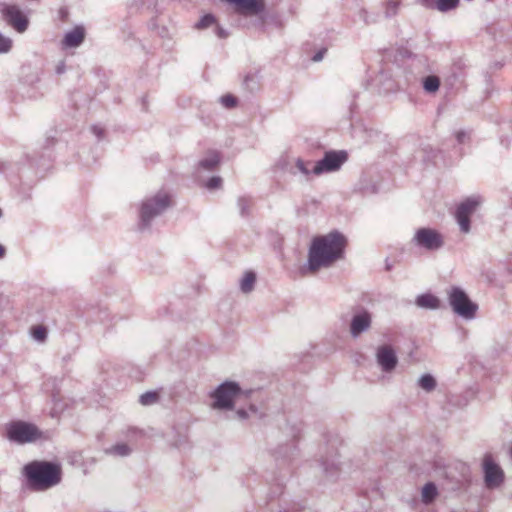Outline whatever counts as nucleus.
<instances>
[{
    "label": "nucleus",
    "mask_w": 512,
    "mask_h": 512,
    "mask_svg": "<svg viewBox=\"0 0 512 512\" xmlns=\"http://www.w3.org/2000/svg\"><path fill=\"white\" fill-rule=\"evenodd\" d=\"M346 244V238L339 232L315 237L309 249V270L314 273L342 258Z\"/></svg>",
    "instance_id": "nucleus-1"
},
{
    "label": "nucleus",
    "mask_w": 512,
    "mask_h": 512,
    "mask_svg": "<svg viewBox=\"0 0 512 512\" xmlns=\"http://www.w3.org/2000/svg\"><path fill=\"white\" fill-rule=\"evenodd\" d=\"M23 473L31 488L46 490L61 481L62 468L59 464L47 461H32L23 468Z\"/></svg>",
    "instance_id": "nucleus-2"
},
{
    "label": "nucleus",
    "mask_w": 512,
    "mask_h": 512,
    "mask_svg": "<svg viewBox=\"0 0 512 512\" xmlns=\"http://www.w3.org/2000/svg\"><path fill=\"white\" fill-rule=\"evenodd\" d=\"M6 433L9 440L24 444L41 439L43 434L38 427L24 421H13L6 425Z\"/></svg>",
    "instance_id": "nucleus-3"
},
{
    "label": "nucleus",
    "mask_w": 512,
    "mask_h": 512,
    "mask_svg": "<svg viewBox=\"0 0 512 512\" xmlns=\"http://www.w3.org/2000/svg\"><path fill=\"white\" fill-rule=\"evenodd\" d=\"M242 394L239 386L234 382H226L219 386L214 392L213 397L215 402L214 408L219 409H231L233 408V402Z\"/></svg>",
    "instance_id": "nucleus-4"
},
{
    "label": "nucleus",
    "mask_w": 512,
    "mask_h": 512,
    "mask_svg": "<svg viewBox=\"0 0 512 512\" xmlns=\"http://www.w3.org/2000/svg\"><path fill=\"white\" fill-rule=\"evenodd\" d=\"M449 302L457 314L465 318L474 317L477 305L472 303L465 292L461 289L452 288L449 294Z\"/></svg>",
    "instance_id": "nucleus-5"
},
{
    "label": "nucleus",
    "mask_w": 512,
    "mask_h": 512,
    "mask_svg": "<svg viewBox=\"0 0 512 512\" xmlns=\"http://www.w3.org/2000/svg\"><path fill=\"white\" fill-rule=\"evenodd\" d=\"M171 204L170 196L165 192H159L153 198L142 204L141 218L144 222L150 221L154 216L163 212Z\"/></svg>",
    "instance_id": "nucleus-6"
},
{
    "label": "nucleus",
    "mask_w": 512,
    "mask_h": 512,
    "mask_svg": "<svg viewBox=\"0 0 512 512\" xmlns=\"http://www.w3.org/2000/svg\"><path fill=\"white\" fill-rule=\"evenodd\" d=\"M348 155L345 151H329L325 153L322 160L318 161L313 168L315 175L333 172L338 170L347 160Z\"/></svg>",
    "instance_id": "nucleus-7"
},
{
    "label": "nucleus",
    "mask_w": 512,
    "mask_h": 512,
    "mask_svg": "<svg viewBox=\"0 0 512 512\" xmlns=\"http://www.w3.org/2000/svg\"><path fill=\"white\" fill-rule=\"evenodd\" d=\"M480 204V200L475 197L467 198L457 207L455 217L464 233L470 230V216L476 211Z\"/></svg>",
    "instance_id": "nucleus-8"
},
{
    "label": "nucleus",
    "mask_w": 512,
    "mask_h": 512,
    "mask_svg": "<svg viewBox=\"0 0 512 512\" xmlns=\"http://www.w3.org/2000/svg\"><path fill=\"white\" fill-rule=\"evenodd\" d=\"M483 468L485 473V482L488 487H497L503 482V471L497 464L494 463L491 455H485L483 460Z\"/></svg>",
    "instance_id": "nucleus-9"
},
{
    "label": "nucleus",
    "mask_w": 512,
    "mask_h": 512,
    "mask_svg": "<svg viewBox=\"0 0 512 512\" xmlns=\"http://www.w3.org/2000/svg\"><path fill=\"white\" fill-rule=\"evenodd\" d=\"M415 240L420 246L430 250L438 249L443 244L441 235L437 231L429 228L419 229L416 232Z\"/></svg>",
    "instance_id": "nucleus-10"
},
{
    "label": "nucleus",
    "mask_w": 512,
    "mask_h": 512,
    "mask_svg": "<svg viewBox=\"0 0 512 512\" xmlns=\"http://www.w3.org/2000/svg\"><path fill=\"white\" fill-rule=\"evenodd\" d=\"M6 21L18 32L22 33L27 29L28 20L16 6H6L3 9Z\"/></svg>",
    "instance_id": "nucleus-11"
},
{
    "label": "nucleus",
    "mask_w": 512,
    "mask_h": 512,
    "mask_svg": "<svg viewBox=\"0 0 512 512\" xmlns=\"http://www.w3.org/2000/svg\"><path fill=\"white\" fill-rule=\"evenodd\" d=\"M377 361L382 370L389 372L393 370L397 364V357L391 346L383 345L377 350Z\"/></svg>",
    "instance_id": "nucleus-12"
},
{
    "label": "nucleus",
    "mask_w": 512,
    "mask_h": 512,
    "mask_svg": "<svg viewBox=\"0 0 512 512\" xmlns=\"http://www.w3.org/2000/svg\"><path fill=\"white\" fill-rule=\"evenodd\" d=\"M85 38V29L82 26H76L65 34L61 44L63 48L78 47Z\"/></svg>",
    "instance_id": "nucleus-13"
},
{
    "label": "nucleus",
    "mask_w": 512,
    "mask_h": 512,
    "mask_svg": "<svg viewBox=\"0 0 512 512\" xmlns=\"http://www.w3.org/2000/svg\"><path fill=\"white\" fill-rule=\"evenodd\" d=\"M370 315L368 313H362L356 315L351 323V333L354 336L359 335L362 331L367 329L370 326Z\"/></svg>",
    "instance_id": "nucleus-14"
},
{
    "label": "nucleus",
    "mask_w": 512,
    "mask_h": 512,
    "mask_svg": "<svg viewBox=\"0 0 512 512\" xmlns=\"http://www.w3.org/2000/svg\"><path fill=\"white\" fill-rule=\"evenodd\" d=\"M416 303L420 307L424 308H437L439 306V300L431 295V294H425L421 295L417 298Z\"/></svg>",
    "instance_id": "nucleus-15"
},
{
    "label": "nucleus",
    "mask_w": 512,
    "mask_h": 512,
    "mask_svg": "<svg viewBox=\"0 0 512 512\" xmlns=\"http://www.w3.org/2000/svg\"><path fill=\"white\" fill-rule=\"evenodd\" d=\"M437 495V488L433 483H427L422 489V500L425 503H430Z\"/></svg>",
    "instance_id": "nucleus-16"
},
{
    "label": "nucleus",
    "mask_w": 512,
    "mask_h": 512,
    "mask_svg": "<svg viewBox=\"0 0 512 512\" xmlns=\"http://www.w3.org/2000/svg\"><path fill=\"white\" fill-rule=\"evenodd\" d=\"M220 157L218 152L212 151L208 156L200 162V165L205 169H213L218 165Z\"/></svg>",
    "instance_id": "nucleus-17"
},
{
    "label": "nucleus",
    "mask_w": 512,
    "mask_h": 512,
    "mask_svg": "<svg viewBox=\"0 0 512 512\" xmlns=\"http://www.w3.org/2000/svg\"><path fill=\"white\" fill-rule=\"evenodd\" d=\"M256 276L253 272H246L241 281V290L245 293L250 292L253 289Z\"/></svg>",
    "instance_id": "nucleus-18"
},
{
    "label": "nucleus",
    "mask_w": 512,
    "mask_h": 512,
    "mask_svg": "<svg viewBox=\"0 0 512 512\" xmlns=\"http://www.w3.org/2000/svg\"><path fill=\"white\" fill-rule=\"evenodd\" d=\"M459 4V0H436L437 9L446 12L455 9Z\"/></svg>",
    "instance_id": "nucleus-19"
},
{
    "label": "nucleus",
    "mask_w": 512,
    "mask_h": 512,
    "mask_svg": "<svg viewBox=\"0 0 512 512\" xmlns=\"http://www.w3.org/2000/svg\"><path fill=\"white\" fill-rule=\"evenodd\" d=\"M439 85L440 81L436 76H428L424 80V88L428 92H436Z\"/></svg>",
    "instance_id": "nucleus-20"
},
{
    "label": "nucleus",
    "mask_w": 512,
    "mask_h": 512,
    "mask_svg": "<svg viewBox=\"0 0 512 512\" xmlns=\"http://www.w3.org/2000/svg\"><path fill=\"white\" fill-rule=\"evenodd\" d=\"M159 394L156 391H149L141 395L140 403L142 405H151L158 401Z\"/></svg>",
    "instance_id": "nucleus-21"
},
{
    "label": "nucleus",
    "mask_w": 512,
    "mask_h": 512,
    "mask_svg": "<svg viewBox=\"0 0 512 512\" xmlns=\"http://www.w3.org/2000/svg\"><path fill=\"white\" fill-rule=\"evenodd\" d=\"M419 385L426 391H431L434 389L436 383L432 376L424 375L419 380Z\"/></svg>",
    "instance_id": "nucleus-22"
},
{
    "label": "nucleus",
    "mask_w": 512,
    "mask_h": 512,
    "mask_svg": "<svg viewBox=\"0 0 512 512\" xmlns=\"http://www.w3.org/2000/svg\"><path fill=\"white\" fill-rule=\"evenodd\" d=\"M110 453L119 455V456H126L130 453V448L125 443L117 444L110 448Z\"/></svg>",
    "instance_id": "nucleus-23"
},
{
    "label": "nucleus",
    "mask_w": 512,
    "mask_h": 512,
    "mask_svg": "<svg viewBox=\"0 0 512 512\" xmlns=\"http://www.w3.org/2000/svg\"><path fill=\"white\" fill-rule=\"evenodd\" d=\"M32 335L38 341H44L47 335V330L44 326L38 325L32 328Z\"/></svg>",
    "instance_id": "nucleus-24"
},
{
    "label": "nucleus",
    "mask_w": 512,
    "mask_h": 512,
    "mask_svg": "<svg viewBox=\"0 0 512 512\" xmlns=\"http://www.w3.org/2000/svg\"><path fill=\"white\" fill-rule=\"evenodd\" d=\"M215 22V18L213 15L208 14L201 18V20L197 23L196 27L198 29L207 28L211 26Z\"/></svg>",
    "instance_id": "nucleus-25"
},
{
    "label": "nucleus",
    "mask_w": 512,
    "mask_h": 512,
    "mask_svg": "<svg viewBox=\"0 0 512 512\" xmlns=\"http://www.w3.org/2000/svg\"><path fill=\"white\" fill-rule=\"evenodd\" d=\"M12 47L11 39L4 37L0 34V53L8 52Z\"/></svg>",
    "instance_id": "nucleus-26"
},
{
    "label": "nucleus",
    "mask_w": 512,
    "mask_h": 512,
    "mask_svg": "<svg viewBox=\"0 0 512 512\" xmlns=\"http://www.w3.org/2000/svg\"><path fill=\"white\" fill-rule=\"evenodd\" d=\"M221 103L226 107V108H233L236 106V103H237V100L236 98L233 96V95H224L222 98H221Z\"/></svg>",
    "instance_id": "nucleus-27"
},
{
    "label": "nucleus",
    "mask_w": 512,
    "mask_h": 512,
    "mask_svg": "<svg viewBox=\"0 0 512 512\" xmlns=\"http://www.w3.org/2000/svg\"><path fill=\"white\" fill-rule=\"evenodd\" d=\"M221 183H222V179L220 177H212L207 182V187L209 189H216V188H219L221 186Z\"/></svg>",
    "instance_id": "nucleus-28"
},
{
    "label": "nucleus",
    "mask_w": 512,
    "mask_h": 512,
    "mask_svg": "<svg viewBox=\"0 0 512 512\" xmlns=\"http://www.w3.org/2000/svg\"><path fill=\"white\" fill-rule=\"evenodd\" d=\"M296 167L299 169L300 172H302L305 175H308L310 173L308 168L306 167L304 161H302L300 159L297 160Z\"/></svg>",
    "instance_id": "nucleus-29"
},
{
    "label": "nucleus",
    "mask_w": 512,
    "mask_h": 512,
    "mask_svg": "<svg viewBox=\"0 0 512 512\" xmlns=\"http://www.w3.org/2000/svg\"><path fill=\"white\" fill-rule=\"evenodd\" d=\"M59 13H60V15H61L62 20H63V21H65V20H66V18H67V15H68L67 10H66V9H64V8H61V9H60V11H59Z\"/></svg>",
    "instance_id": "nucleus-30"
},
{
    "label": "nucleus",
    "mask_w": 512,
    "mask_h": 512,
    "mask_svg": "<svg viewBox=\"0 0 512 512\" xmlns=\"http://www.w3.org/2000/svg\"><path fill=\"white\" fill-rule=\"evenodd\" d=\"M237 414L240 418H245L246 417V412L243 411V410H238L237 411Z\"/></svg>",
    "instance_id": "nucleus-31"
},
{
    "label": "nucleus",
    "mask_w": 512,
    "mask_h": 512,
    "mask_svg": "<svg viewBox=\"0 0 512 512\" xmlns=\"http://www.w3.org/2000/svg\"><path fill=\"white\" fill-rule=\"evenodd\" d=\"M321 59H322V53H318V54H316V55L314 56V58H313V60H314V61H319V60H321Z\"/></svg>",
    "instance_id": "nucleus-32"
},
{
    "label": "nucleus",
    "mask_w": 512,
    "mask_h": 512,
    "mask_svg": "<svg viewBox=\"0 0 512 512\" xmlns=\"http://www.w3.org/2000/svg\"><path fill=\"white\" fill-rule=\"evenodd\" d=\"M5 255V248L0 245V258H2Z\"/></svg>",
    "instance_id": "nucleus-33"
},
{
    "label": "nucleus",
    "mask_w": 512,
    "mask_h": 512,
    "mask_svg": "<svg viewBox=\"0 0 512 512\" xmlns=\"http://www.w3.org/2000/svg\"><path fill=\"white\" fill-rule=\"evenodd\" d=\"M219 36H220V37H225L226 35L223 33V31H222V30H219Z\"/></svg>",
    "instance_id": "nucleus-34"
},
{
    "label": "nucleus",
    "mask_w": 512,
    "mask_h": 512,
    "mask_svg": "<svg viewBox=\"0 0 512 512\" xmlns=\"http://www.w3.org/2000/svg\"><path fill=\"white\" fill-rule=\"evenodd\" d=\"M510 454H511V457H512V448L510 449Z\"/></svg>",
    "instance_id": "nucleus-35"
}]
</instances>
